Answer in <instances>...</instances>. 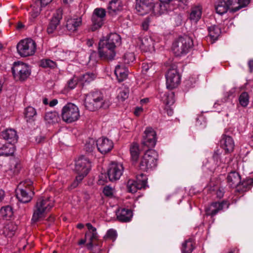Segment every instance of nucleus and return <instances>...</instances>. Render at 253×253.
<instances>
[{
  "instance_id": "obj_36",
  "label": "nucleus",
  "mask_w": 253,
  "mask_h": 253,
  "mask_svg": "<svg viewBox=\"0 0 253 253\" xmlns=\"http://www.w3.org/2000/svg\"><path fill=\"white\" fill-rule=\"evenodd\" d=\"M121 175H100L98 183L99 184L103 185L104 183L115 182L120 178Z\"/></svg>"
},
{
  "instance_id": "obj_60",
  "label": "nucleus",
  "mask_w": 253,
  "mask_h": 253,
  "mask_svg": "<svg viewBox=\"0 0 253 253\" xmlns=\"http://www.w3.org/2000/svg\"><path fill=\"white\" fill-rule=\"evenodd\" d=\"M149 20L148 19H145L142 23V28L145 30L147 31L149 28Z\"/></svg>"
},
{
  "instance_id": "obj_50",
  "label": "nucleus",
  "mask_w": 253,
  "mask_h": 253,
  "mask_svg": "<svg viewBox=\"0 0 253 253\" xmlns=\"http://www.w3.org/2000/svg\"><path fill=\"white\" fill-rule=\"evenodd\" d=\"M137 185H142V189H146L148 187L147 185V178L144 177V175H138L136 177Z\"/></svg>"
},
{
  "instance_id": "obj_3",
  "label": "nucleus",
  "mask_w": 253,
  "mask_h": 253,
  "mask_svg": "<svg viewBox=\"0 0 253 253\" xmlns=\"http://www.w3.org/2000/svg\"><path fill=\"white\" fill-rule=\"evenodd\" d=\"M33 183L31 180L26 179L19 184L16 190V196L20 202L27 203L31 201L34 195Z\"/></svg>"
},
{
  "instance_id": "obj_20",
  "label": "nucleus",
  "mask_w": 253,
  "mask_h": 253,
  "mask_svg": "<svg viewBox=\"0 0 253 253\" xmlns=\"http://www.w3.org/2000/svg\"><path fill=\"white\" fill-rule=\"evenodd\" d=\"M96 144L98 151L102 154L108 153L113 147V143L112 140L105 137L99 138L96 141Z\"/></svg>"
},
{
  "instance_id": "obj_17",
  "label": "nucleus",
  "mask_w": 253,
  "mask_h": 253,
  "mask_svg": "<svg viewBox=\"0 0 253 253\" xmlns=\"http://www.w3.org/2000/svg\"><path fill=\"white\" fill-rule=\"evenodd\" d=\"M156 133L151 127H147L145 129L142 144L147 147H154L156 143Z\"/></svg>"
},
{
  "instance_id": "obj_19",
  "label": "nucleus",
  "mask_w": 253,
  "mask_h": 253,
  "mask_svg": "<svg viewBox=\"0 0 253 253\" xmlns=\"http://www.w3.org/2000/svg\"><path fill=\"white\" fill-rule=\"evenodd\" d=\"M86 226L88 229V231L85 234V238L88 241V243L86 244L87 249H92L93 244L97 243L98 236L96 232V229L93 227L91 223H87Z\"/></svg>"
},
{
  "instance_id": "obj_26",
  "label": "nucleus",
  "mask_w": 253,
  "mask_h": 253,
  "mask_svg": "<svg viewBox=\"0 0 253 253\" xmlns=\"http://www.w3.org/2000/svg\"><path fill=\"white\" fill-rule=\"evenodd\" d=\"M220 145L226 152H231L234 147V142L231 137L223 135L220 140Z\"/></svg>"
},
{
  "instance_id": "obj_52",
  "label": "nucleus",
  "mask_w": 253,
  "mask_h": 253,
  "mask_svg": "<svg viewBox=\"0 0 253 253\" xmlns=\"http://www.w3.org/2000/svg\"><path fill=\"white\" fill-rule=\"evenodd\" d=\"M84 178V175H78L76 177V179L71 184L70 188L71 189H74L77 187L79 184L83 180Z\"/></svg>"
},
{
  "instance_id": "obj_6",
  "label": "nucleus",
  "mask_w": 253,
  "mask_h": 253,
  "mask_svg": "<svg viewBox=\"0 0 253 253\" xmlns=\"http://www.w3.org/2000/svg\"><path fill=\"white\" fill-rule=\"evenodd\" d=\"M116 48L105 40V37L100 39L98 46L99 57L108 61L113 60L116 55Z\"/></svg>"
},
{
  "instance_id": "obj_21",
  "label": "nucleus",
  "mask_w": 253,
  "mask_h": 253,
  "mask_svg": "<svg viewBox=\"0 0 253 253\" xmlns=\"http://www.w3.org/2000/svg\"><path fill=\"white\" fill-rule=\"evenodd\" d=\"M139 46L144 52H152L154 51V41L149 36H145L139 40Z\"/></svg>"
},
{
  "instance_id": "obj_59",
  "label": "nucleus",
  "mask_w": 253,
  "mask_h": 253,
  "mask_svg": "<svg viewBox=\"0 0 253 253\" xmlns=\"http://www.w3.org/2000/svg\"><path fill=\"white\" fill-rule=\"evenodd\" d=\"M224 191L223 188H219L216 191V195L217 198L220 199L223 197Z\"/></svg>"
},
{
  "instance_id": "obj_30",
  "label": "nucleus",
  "mask_w": 253,
  "mask_h": 253,
  "mask_svg": "<svg viewBox=\"0 0 253 253\" xmlns=\"http://www.w3.org/2000/svg\"><path fill=\"white\" fill-rule=\"evenodd\" d=\"M37 115V111L35 108L32 106H28L25 109V119L27 123H34L36 120Z\"/></svg>"
},
{
  "instance_id": "obj_57",
  "label": "nucleus",
  "mask_w": 253,
  "mask_h": 253,
  "mask_svg": "<svg viewBox=\"0 0 253 253\" xmlns=\"http://www.w3.org/2000/svg\"><path fill=\"white\" fill-rule=\"evenodd\" d=\"M103 193L107 197H112L113 194L112 188L109 186H106L104 188Z\"/></svg>"
},
{
  "instance_id": "obj_49",
  "label": "nucleus",
  "mask_w": 253,
  "mask_h": 253,
  "mask_svg": "<svg viewBox=\"0 0 253 253\" xmlns=\"http://www.w3.org/2000/svg\"><path fill=\"white\" fill-rule=\"evenodd\" d=\"M239 102L243 107H246L249 102V94L246 92H242L239 96Z\"/></svg>"
},
{
  "instance_id": "obj_31",
  "label": "nucleus",
  "mask_w": 253,
  "mask_h": 253,
  "mask_svg": "<svg viewBox=\"0 0 253 253\" xmlns=\"http://www.w3.org/2000/svg\"><path fill=\"white\" fill-rule=\"evenodd\" d=\"M105 40L112 45L117 48L122 43L120 36L116 33H111L107 37L105 38Z\"/></svg>"
},
{
  "instance_id": "obj_28",
  "label": "nucleus",
  "mask_w": 253,
  "mask_h": 253,
  "mask_svg": "<svg viewBox=\"0 0 253 253\" xmlns=\"http://www.w3.org/2000/svg\"><path fill=\"white\" fill-rule=\"evenodd\" d=\"M202 13V6L201 5L194 6L191 9L189 18L192 22L197 23L201 19Z\"/></svg>"
},
{
  "instance_id": "obj_53",
  "label": "nucleus",
  "mask_w": 253,
  "mask_h": 253,
  "mask_svg": "<svg viewBox=\"0 0 253 253\" xmlns=\"http://www.w3.org/2000/svg\"><path fill=\"white\" fill-rule=\"evenodd\" d=\"M117 236V232L113 229H110L108 230L105 237L109 238L113 241H114Z\"/></svg>"
},
{
  "instance_id": "obj_35",
  "label": "nucleus",
  "mask_w": 253,
  "mask_h": 253,
  "mask_svg": "<svg viewBox=\"0 0 253 253\" xmlns=\"http://www.w3.org/2000/svg\"><path fill=\"white\" fill-rule=\"evenodd\" d=\"M115 74L119 82H123L127 77L128 73L126 70L120 65L116 66Z\"/></svg>"
},
{
  "instance_id": "obj_58",
  "label": "nucleus",
  "mask_w": 253,
  "mask_h": 253,
  "mask_svg": "<svg viewBox=\"0 0 253 253\" xmlns=\"http://www.w3.org/2000/svg\"><path fill=\"white\" fill-rule=\"evenodd\" d=\"M88 249L91 251L93 253H100L101 251L100 245L98 243H94L92 248Z\"/></svg>"
},
{
  "instance_id": "obj_63",
  "label": "nucleus",
  "mask_w": 253,
  "mask_h": 253,
  "mask_svg": "<svg viewBox=\"0 0 253 253\" xmlns=\"http://www.w3.org/2000/svg\"><path fill=\"white\" fill-rule=\"evenodd\" d=\"M143 111V108L141 107H137L135 108L134 113L135 116H138Z\"/></svg>"
},
{
  "instance_id": "obj_5",
  "label": "nucleus",
  "mask_w": 253,
  "mask_h": 253,
  "mask_svg": "<svg viewBox=\"0 0 253 253\" xmlns=\"http://www.w3.org/2000/svg\"><path fill=\"white\" fill-rule=\"evenodd\" d=\"M158 154L153 149H149L146 151L140 159L139 168L144 171L155 168L157 165Z\"/></svg>"
},
{
  "instance_id": "obj_2",
  "label": "nucleus",
  "mask_w": 253,
  "mask_h": 253,
  "mask_svg": "<svg viewBox=\"0 0 253 253\" xmlns=\"http://www.w3.org/2000/svg\"><path fill=\"white\" fill-rule=\"evenodd\" d=\"M53 206L54 203L51 198H39L34 207L32 221L33 222L39 221Z\"/></svg>"
},
{
  "instance_id": "obj_33",
  "label": "nucleus",
  "mask_w": 253,
  "mask_h": 253,
  "mask_svg": "<svg viewBox=\"0 0 253 253\" xmlns=\"http://www.w3.org/2000/svg\"><path fill=\"white\" fill-rule=\"evenodd\" d=\"M169 6L168 4L165 2H159L155 4L152 9V13L155 15H161L167 12V8Z\"/></svg>"
},
{
  "instance_id": "obj_56",
  "label": "nucleus",
  "mask_w": 253,
  "mask_h": 253,
  "mask_svg": "<svg viewBox=\"0 0 253 253\" xmlns=\"http://www.w3.org/2000/svg\"><path fill=\"white\" fill-rule=\"evenodd\" d=\"M134 59V56L132 53L126 54L124 56V60L125 63L129 64L130 62H132Z\"/></svg>"
},
{
  "instance_id": "obj_4",
  "label": "nucleus",
  "mask_w": 253,
  "mask_h": 253,
  "mask_svg": "<svg viewBox=\"0 0 253 253\" xmlns=\"http://www.w3.org/2000/svg\"><path fill=\"white\" fill-rule=\"evenodd\" d=\"M193 46L192 39L188 36H184L173 42L172 50L176 56H181L187 53Z\"/></svg>"
},
{
  "instance_id": "obj_40",
  "label": "nucleus",
  "mask_w": 253,
  "mask_h": 253,
  "mask_svg": "<svg viewBox=\"0 0 253 253\" xmlns=\"http://www.w3.org/2000/svg\"><path fill=\"white\" fill-rule=\"evenodd\" d=\"M142 185H137L136 180L129 179L126 185L127 191L129 193H135L138 190L142 189Z\"/></svg>"
},
{
  "instance_id": "obj_47",
  "label": "nucleus",
  "mask_w": 253,
  "mask_h": 253,
  "mask_svg": "<svg viewBox=\"0 0 253 253\" xmlns=\"http://www.w3.org/2000/svg\"><path fill=\"white\" fill-rule=\"evenodd\" d=\"M96 77V75L93 73H86L80 78L83 84L89 83L93 81Z\"/></svg>"
},
{
  "instance_id": "obj_8",
  "label": "nucleus",
  "mask_w": 253,
  "mask_h": 253,
  "mask_svg": "<svg viewBox=\"0 0 253 253\" xmlns=\"http://www.w3.org/2000/svg\"><path fill=\"white\" fill-rule=\"evenodd\" d=\"M18 53L21 57H25L33 55L36 49V43L30 38L21 40L16 46Z\"/></svg>"
},
{
  "instance_id": "obj_62",
  "label": "nucleus",
  "mask_w": 253,
  "mask_h": 253,
  "mask_svg": "<svg viewBox=\"0 0 253 253\" xmlns=\"http://www.w3.org/2000/svg\"><path fill=\"white\" fill-rule=\"evenodd\" d=\"M152 65L151 63H143L142 64L143 71L147 72L150 68L152 67Z\"/></svg>"
},
{
  "instance_id": "obj_55",
  "label": "nucleus",
  "mask_w": 253,
  "mask_h": 253,
  "mask_svg": "<svg viewBox=\"0 0 253 253\" xmlns=\"http://www.w3.org/2000/svg\"><path fill=\"white\" fill-rule=\"evenodd\" d=\"M77 81L78 79L77 78L74 77L73 78L71 79L67 83V86L69 88L71 89H73L75 88L76 85L77 84Z\"/></svg>"
},
{
  "instance_id": "obj_48",
  "label": "nucleus",
  "mask_w": 253,
  "mask_h": 253,
  "mask_svg": "<svg viewBox=\"0 0 253 253\" xmlns=\"http://www.w3.org/2000/svg\"><path fill=\"white\" fill-rule=\"evenodd\" d=\"M40 66L45 68H54L56 67V63L49 59H43L40 61Z\"/></svg>"
},
{
  "instance_id": "obj_38",
  "label": "nucleus",
  "mask_w": 253,
  "mask_h": 253,
  "mask_svg": "<svg viewBox=\"0 0 253 253\" xmlns=\"http://www.w3.org/2000/svg\"><path fill=\"white\" fill-rule=\"evenodd\" d=\"M209 35L211 40L215 41L217 40L221 33L220 29L218 26L212 25L208 28Z\"/></svg>"
},
{
  "instance_id": "obj_29",
  "label": "nucleus",
  "mask_w": 253,
  "mask_h": 253,
  "mask_svg": "<svg viewBox=\"0 0 253 253\" xmlns=\"http://www.w3.org/2000/svg\"><path fill=\"white\" fill-rule=\"evenodd\" d=\"M17 229V225L13 222L8 223L3 229H0V234L7 237H12Z\"/></svg>"
},
{
  "instance_id": "obj_7",
  "label": "nucleus",
  "mask_w": 253,
  "mask_h": 253,
  "mask_svg": "<svg viewBox=\"0 0 253 253\" xmlns=\"http://www.w3.org/2000/svg\"><path fill=\"white\" fill-rule=\"evenodd\" d=\"M80 117L79 108L73 103H68L62 109L61 117L62 120L67 124L77 121L79 119Z\"/></svg>"
},
{
  "instance_id": "obj_23",
  "label": "nucleus",
  "mask_w": 253,
  "mask_h": 253,
  "mask_svg": "<svg viewBox=\"0 0 253 253\" xmlns=\"http://www.w3.org/2000/svg\"><path fill=\"white\" fill-rule=\"evenodd\" d=\"M117 219L122 222H129L133 216L132 211L127 209L120 208L116 211Z\"/></svg>"
},
{
  "instance_id": "obj_13",
  "label": "nucleus",
  "mask_w": 253,
  "mask_h": 253,
  "mask_svg": "<svg viewBox=\"0 0 253 253\" xmlns=\"http://www.w3.org/2000/svg\"><path fill=\"white\" fill-rule=\"evenodd\" d=\"M91 168V162L84 156H80L76 161L75 170L78 174H88L90 172Z\"/></svg>"
},
{
  "instance_id": "obj_15",
  "label": "nucleus",
  "mask_w": 253,
  "mask_h": 253,
  "mask_svg": "<svg viewBox=\"0 0 253 253\" xmlns=\"http://www.w3.org/2000/svg\"><path fill=\"white\" fill-rule=\"evenodd\" d=\"M153 0H136L135 8L140 15H143L152 11Z\"/></svg>"
},
{
  "instance_id": "obj_9",
  "label": "nucleus",
  "mask_w": 253,
  "mask_h": 253,
  "mask_svg": "<svg viewBox=\"0 0 253 253\" xmlns=\"http://www.w3.org/2000/svg\"><path fill=\"white\" fill-rule=\"evenodd\" d=\"M12 72L15 81L23 82L31 75L29 66L23 62H14L12 68Z\"/></svg>"
},
{
  "instance_id": "obj_43",
  "label": "nucleus",
  "mask_w": 253,
  "mask_h": 253,
  "mask_svg": "<svg viewBox=\"0 0 253 253\" xmlns=\"http://www.w3.org/2000/svg\"><path fill=\"white\" fill-rule=\"evenodd\" d=\"M44 119L48 123H55L58 122L59 117L57 112L51 111L47 112L45 114Z\"/></svg>"
},
{
  "instance_id": "obj_64",
  "label": "nucleus",
  "mask_w": 253,
  "mask_h": 253,
  "mask_svg": "<svg viewBox=\"0 0 253 253\" xmlns=\"http://www.w3.org/2000/svg\"><path fill=\"white\" fill-rule=\"evenodd\" d=\"M97 55V53L95 51H92L89 56L90 60H92L94 61H96V57Z\"/></svg>"
},
{
  "instance_id": "obj_32",
  "label": "nucleus",
  "mask_w": 253,
  "mask_h": 253,
  "mask_svg": "<svg viewBox=\"0 0 253 253\" xmlns=\"http://www.w3.org/2000/svg\"><path fill=\"white\" fill-rule=\"evenodd\" d=\"M124 170L121 163L112 162L108 167L107 174H122Z\"/></svg>"
},
{
  "instance_id": "obj_46",
  "label": "nucleus",
  "mask_w": 253,
  "mask_h": 253,
  "mask_svg": "<svg viewBox=\"0 0 253 253\" xmlns=\"http://www.w3.org/2000/svg\"><path fill=\"white\" fill-rule=\"evenodd\" d=\"M193 249V244L191 239H188L183 243L181 249L182 253H191Z\"/></svg>"
},
{
  "instance_id": "obj_14",
  "label": "nucleus",
  "mask_w": 253,
  "mask_h": 253,
  "mask_svg": "<svg viewBox=\"0 0 253 253\" xmlns=\"http://www.w3.org/2000/svg\"><path fill=\"white\" fill-rule=\"evenodd\" d=\"M230 203L226 200H223L221 202H212L206 210V214L213 216L217 213L222 211L224 208L228 209Z\"/></svg>"
},
{
  "instance_id": "obj_11",
  "label": "nucleus",
  "mask_w": 253,
  "mask_h": 253,
  "mask_svg": "<svg viewBox=\"0 0 253 253\" xmlns=\"http://www.w3.org/2000/svg\"><path fill=\"white\" fill-rule=\"evenodd\" d=\"M167 87L172 89L177 87L180 82V76L175 65H172L168 70L166 75Z\"/></svg>"
},
{
  "instance_id": "obj_18",
  "label": "nucleus",
  "mask_w": 253,
  "mask_h": 253,
  "mask_svg": "<svg viewBox=\"0 0 253 253\" xmlns=\"http://www.w3.org/2000/svg\"><path fill=\"white\" fill-rule=\"evenodd\" d=\"M62 17V10L61 9H57L54 14L47 28V32L48 34H52L56 32Z\"/></svg>"
},
{
  "instance_id": "obj_51",
  "label": "nucleus",
  "mask_w": 253,
  "mask_h": 253,
  "mask_svg": "<svg viewBox=\"0 0 253 253\" xmlns=\"http://www.w3.org/2000/svg\"><path fill=\"white\" fill-rule=\"evenodd\" d=\"M96 141L92 138H90L85 144V149L86 151L91 152L96 146Z\"/></svg>"
},
{
  "instance_id": "obj_42",
  "label": "nucleus",
  "mask_w": 253,
  "mask_h": 253,
  "mask_svg": "<svg viewBox=\"0 0 253 253\" xmlns=\"http://www.w3.org/2000/svg\"><path fill=\"white\" fill-rule=\"evenodd\" d=\"M140 150L139 145L136 143H133L130 147V153L132 160L136 162L139 157Z\"/></svg>"
},
{
  "instance_id": "obj_45",
  "label": "nucleus",
  "mask_w": 253,
  "mask_h": 253,
  "mask_svg": "<svg viewBox=\"0 0 253 253\" xmlns=\"http://www.w3.org/2000/svg\"><path fill=\"white\" fill-rule=\"evenodd\" d=\"M14 152V147L11 144L7 145H3L0 149V156H8L12 155Z\"/></svg>"
},
{
  "instance_id": "obj_41",
  "label": "nucleus",
  "mask_w": 253,
  "mask_h": 253,
  "mask_svg": "<svg viewBox=\"0 0 253 253\" xmlns=\"http://www.w3.org/2000/svg\"><path fill=\"white\" fill-rule=\"evenodd\" d=\"M230 4L233 6L236 12L241 8L246 7L250 2V0H229Z\"/></svg>"
},
{
  "instance_id": "obj_16",
  "label": "nucleus",
  "mask_w": 253,
  "mask_h": 253,
  "mask_svg": "<svg viewBox=\"0 0 253 253\" xmlns=\"http://www.w3.org/2000/svg\"><path fill=\"white\" fill-rule=\"evenodd\" d=\"M52 0H35L30 9V19L33 20L40 14L42 8L47 5Z\"/></svg>"
},
{
  "instance_id": "obj_24",
  "label": "nucleus",
  "mask_w": 253,
  "mask_h": 253,
  "mask_svg": "<svg viewBox=\"0 0 253 253\" xmlns=\"http://www.w3.org/2000/svg\"><path fill=\"white\" fill-rule=\"evenodd\" d=\"M82 24L81 17H72L67 20L66 27L69 32L72 33L76 31Z\"/></svg>"
},
{
  "instance_id": "obj_12",
  "label": "nucleus",
  "mask_w": 253,
  "mask_h": 253,
  "mask_svg": "<svg viewBox=\"0 0 253 253\" xmlns=\"http://www.w3.org/2000/svg\"><path fill=\"white\" fill-rule=\"evenodd\" d=\"M105 16L106 11L104 9L97 8L94 10L91 17L92 26L91 28L92 31H96L102 27L105 20Z\"/></svg>"
},
{
  "instance_id": "obj_61",
  "label": "nucleus",
  "mask_w": 253,
  "mask_h": 253,
  "mask_svg": "<svg viewBox=\"0 0 253 253\" xmlns=\"http://www.w3.org/2000/svg\"><path fill=\"white\" fill-rule=\"evenodd\" d=\"M14 165L15 167L14 169L13 170L12 169H10V170L11 171V172H13L14 173H19L20 172L19 169L21 168L20 164L16 163L15 164H14Z\"/></svg>"
},
{
  "instance_id": "obj_1",
  "label": "nucleus",
  "mask_w": 253,
  "mask_h": 253,
  "mask_svg": "<svg viewBox=\"0 0 253 253\" xmlns=\"http://www.w3.org/2000/svg\"><path fill=\"white\" fill-rule=\"evenodd\" d=\"M84 104L87 109L94 111L101 108H108L110 102L108 99L104 98L101 92L96 91L85 95Z\"/></svg>"
},
{
  "instance_id": "obj_10",
  "label": "nucleus",
  "mask_w": 253,
  "mask_h": 253,
  "mask_svg": "<svg viewBox=\"0 0 253 253\" xmlns=\"http://www.w3.org/2000/svg\"><path fill=\"white\" fill-rule=\"evenodd\" d=\"M220 155L221 152L219 150L215 151L211 158L207 159L205 162H203V168L208 169L209 172L212 173L222 172L221 169L225 167V164H224V166H221L220 163L219 164Z\"/></svg>"
},
{
  "instance_id": "obj_22",
  "label": "nucleus",
  "mask_w": 253,
  "mask_h": 253,
  "mask_svg": "<svg viewBox=\"0 0 253 253\" xmlns=\"http://www.w3.org/2000/svg\"><path fill=\"white\" fill-rule=\"evenodd\" d=\"M230 3L229 0H227V1L225 0L218 1L215 6L216 13L219 15H222L227 12L228 10L233 13L236 12L233 6Z\"/></svg>"
},
{
  "instance_id": "obj_37",
  "label": "nucleus",
  "mask_w": 253,
  "mask_h": 253,
  "mask_svg": "<svg viewBox=\"0 0 253 253\" xmlns=\"http://www.w3.org/2000/svg\"><path fill=\"white\" fill-rule=\"evenodd\" d=\"M161 97L164 103L168 106L172 105L174 102V93L172 92L162 93Z\"/></svg>"
},
{
  "instance_id": "obj_39",
  "label": "nucleus",
  "mask_w": 253,
  "mask_h": 253,
  "mask_svg": "<svg viewBox=\"0 0 253 253\" xmlns=\"http://www.w3.org/2000/svg\"><path fill=\"white\" fill-rule=\"evenodd\" d=\"M129 93V88L126 86L123 85L118 89V99L123 101L127 99Z\"/></svg>"
},
{
  "instance_id": "obj_34",
  "label": "nucleus",
  "mask_w": 253,
  "mask_h": 253,
  "mask_svg": "<svg viewBox=\"0 0 253 253\" xmlns=\"http://www.w3.org/2000/svg\"><path fill=\"white\" fill-rule=\"evenodd\" d=\"M253 184V180L252 178H246L241 180V183L237 187L236 191L240 193H243L247 191L250 188L251 186Z\"/></svg>"
},
{
  "instance_id": "obj_27",
  "label": "nucleus",
  "mask_w": 253,
  "mask_h": 253,
  "mask_svg": "<svg viewBox=\"0 0 253 253\" xmlns=\"http://www.w3.org/2000/svg\"><path fill=\"white\" fill-rule=\"evenodd\" d=\"M123 5L121 0H112L108 6L109 14L114 15L123 9Z\"/></svg>"
},
{
  "instance_id": "obj_25",
  "label": "nucleus",
  "mask_w": 253,
  "mask_h": 253,
  "mask_svg": "<svg viewBox=\"0 0 253 253\" xmlns=\"http://www.w3.org/2000/svg\"><path fill=\"white\" fill-rule=\"evenodd\" d=\"M0 136L11 144L16 142L18 139L16 131L12 128L6 129L2 131Z\"/></svg>"
},
{
  "instance_id": "obj_54",
  "label": "nucleus",
  "mask_w": 253,
  "mask_h": 253,
  "mask_svg": "<svg viewBox=\"0 0 253 253\" xmlns=\"http://www.w3.org/2000/svg\"><path fill=\"white\" fill-rule=\"evenodd\" d=\"M1 212L3 214V215L5 216L10 217L12 214L11 208L9 206L2 208L1 210Z\"/></svg>"
},
{
  "instance_id": "obj_44",
  "label": "nucleus",
  "mask_w": 253,
  "mask_h": 253,
  "mask_svg": "<svg viewBox=\"0 0 253 253\" xmlns=\"http://www.w3.org/2000/svg\"><path fill=\"white\" fill-rule=\"evenodd\" d=\"M241 175H228L227 177L228 182L231 186L235 187L236 190L241 183Z\"/></svg>"
}]
</instances>
